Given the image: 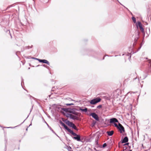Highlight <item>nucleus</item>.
<instances>
[{
  "mask_svg": "<svg viewBox=\"0 0 151 151\" xmlns=\"http://www.w3.org/2000/svg\"><path fill=\"white\" fill-rule=\"evenodd\" d=\"M90 116H91L93 117L96 119V120H99V119L98 115L94 113H91L90 114Z\"/></svg>",
  "mask_w": 151,
  "mask_h": 151,
  "instance_id": "3",
  "label": "nucleus"
},
{
  "mask_svg": "<svg viewBox=\"0 0 151 151\" xmlns=\"http://www.w3.org/2000/svg\"><path fill=\"white\" fill-rule=\"evenodd\" d=\"M64 127L67 130L69 129V128L66 125Z\"/></svg>",
  "mask_w": 151,
  "mask_h": 151,
  "instance_id": "27",
  "label": "nucleus"
},
{
  "mask_svg": "<svg viewBox=\"0 0 151 151\" xmlns=\"http://www.w3.org/2000/svg\"><path fill=\"white\" fill-rule=\"evenodd\" d=\"M102 107V105H99L97 106V108L98 109H100Z\"/></svg>",
  "mask_w": 151,
  "mask_h": 151,
  "instance_id": "26",
  "label": "nucleus"
},
{
  "mask_svg": "<svg viewBox=\"0 0 151 151\" xmlns=\"http://www.w3.org/2000/svg\"><path fill=\"white\" fill-rule=\"evenodd\" d=\"M9 32V33H10V31L9 30H8L7 31V32Z\"/></svg>",
  "mask_w": 151,
  "mask_h": 151,
  "instance_id": "30",
  "label": "nucleus"
},
{
  "mask_svg": "<svg viewBox=\"0 0 151 151\" xmlns=\"http://www.w3.org/2000/svg\"><path fill=\"white\" fill-rule=\"evenodd\" d=\"M66 105L67 106H71V105H73V103H70V104H66Z\"/></svg>",
  "mask_w": 151,
  "mask_h": 151,
  "instance_id": "23",
  "label": "nucleus"
},
{
  "mask_svg": "<svg viewBox=\"0 0 151 151\" xmlns=\"http://www.w3.org/2000/svg\"><path fill=\"white\" fill-rule=\"evenodd\" d=\"M64 115L66 116L67 117H70V118L71 116V114H68L67 113H64Z\"/></svg>",
  "mask_w": 151,
  "mask_h": 151,
  "instance_id": "17",
  "label": "nucleus"
},
{
  "mask_svg": "<svg viewBox=\"0 0 151 151\" xmlns=\"http://www.w3.org/2000/svg\"><path fill=\"white\" fill-rule=\"evenodd\" d=\"M69 151H73L72 150H69Z\"/></svg>",
  "mask_w": 151,
  "mask_h": 151,
  "instance_id": "36",
  "label": "nucleus"
},
{
  "mask_svg": "<svg viewBox=\"0 0 151 151\" xmlns=\"http://www.w3.org/2000/svg\"><path fill=\"white\" fill-rule=\"evenodd\" d=\"M146 33L148 35V36L150 33V28H147L146 29Z\"/></svg>",
  "mask_w": 151,
  "mask_h": 151,
  "instance_id": "16",
  "label": "nucleus"
},
{
  "mask_svg": "<svg viewBox=\"0 0 151 151\" xmlns=\"http://www.w3.org/2000/svg\"><path fill=\"white\" fill-rule=\"evenodd\" d=\"M71 127H72L75 130H77V128L76 126L74 124H73L72 125V126Z\"/></svg>",
  "mask_w": 151,
  "mask_h": 151,
  "instance_id": "18",
  "label": "nucleus"
},
{
  "mask_svg": "<svg viewBox=\"0 0 151 151\" xmlns=\"http://www.w3.org/2000/svg\"><path fill=\"white\" fill-rule=\"evenodd\" d=\"M107 132L108 135L111 136L113 134L114 132L112 130L111 131H108Z\"/></svg>",
  "mask_w": 151,
  "mask_h": 151,
  "instance_id": "11",
  "label": "nucleus"
},
{
  "mask_svg": "<svg viewBox=\"0 0 151 151\" xmlns=\"http://www.w3.org/2000/svg\"><path fill=\"white\" fill-rule=\"evenodd\" d=\"M140 29V30L143 33V35H145V33L144 32V29L143 28V27H139Z\"/></svg>",
  "mask_w": 151,
  "mask_h": 151,
  "instance_id": "15",
  "label": "nucleus"
},
{
  "mask_svg": "<svg viewBox=\"0 0 151 151\" xmlns=\"http://www.w3.org/2000/svg\"><path fill=\"white\" fill-rule=\"evenodd\" d=\"M31 47L30 46H28V47Z\"/></svg>",
  "mask_w": 151,
  "mask_h": 151,
  "instance_id": "33",
  "label": "nucleus"
},
{
  "mask_svg": "<svg viewBox=\"0 0 151 151\" xmlns=\"http://www.w3.org/2000/svg\"><path fill=\"white\" fill-rule=\"evenodd\" d=\"M118 122L117 119L115 118H113L110 119V122L111 123H112L115 122Z\"/></svg>",
  "mask_w": 151,
  "mask_h": 151,
  "instance_id": "6",
  "label": "nucleus"
},
{
  "mask_svg": "<svg viewBox=\"0 0 151 151\" xmlns=\"http://www.w3.org/2000/svg\"><path fill=\"white\" fill-rule=\"evenodd\" d=\"M12 6V5H10L9 7H8L7 8V9L8 8H9L10 7H11Z\"/></svg>",
  "mask_w": 151,
  "mask_h": 151,
  "instance_id": "29",
  "label": "nucleus"
},
{
  "mask_svg": "<svg viewBox=\"0 0 151 151\" xmlns=\"http://www.w3.org/2000/svg\"><path fill=\"white\" fill-rule=\"evenodd\" d=\"M60 123L64 127L66 126L65 124L61 121L60 122Z\"/></svg>",
  "mask_w": 151,
  "mask_h": 151,
  "instance_id": "21",
  "label": "nucleus"
},
{
  "mask_svg": "<svg viewBox=\"0 0 151 151\" xmlns=\"http://www.w3.org/2000/svg\"><path fill=\"white\" fill-rule=\"evenodd\" d=\"M67 130H68V131L70 133H71L73 135H76V133L74 132L73 131H72V130H71L70 129H69V128Z\"/></svg>",
  "mask_w": 151,
  "mask_h": 151,
  "instance_id": "10",
  "label": "nucleus"
},
{
  "mask_svg": "<svg viewBox=\"0 0 151 151\" xmlns=\"http://www.w3.org/2000/svg\"><path fill=\"white\" fill-rule=\"evenodd\" d=\"M75 137H73L74 139L76 140L77 141H81L80 136L79 135L77 134H76V135H73Z\"/></svg>",
  "mask_w": 151,
  "mask_h": 151,
  "instance_id": "5",
  "label": "nucleus"
},
{
  "mask_svg": "<svg viewBox=\"0 0 151 151\" xmlns=\"http://www.w3.org/2000/svg\"><path fill=\"white\" fill-rule=\"evenodd\" d=\"M129 151H132V150H130Z\"/></svg>",
  "mask_w": 151,
  "mask_h": 151,
  "instance_id": "37",
  "label": "nucleus"
},
{
  "mask_svg": "<svg viewBox=\"0 0 151 151\" xmlns=\"http://www.w3.org/2000/svg\"><path fill=\"white\" fill-rule=\"evenodd\" d=\"M119 127L118 129H119L120 132L121 133H122V132H124L125 131L124 130V127L120 123H119Z\"/></svg>",
  "mask_w": 151,
  "mask_h": 151,
  "instance_id": "2",
  "label": "nucleus"
},
{
  "mask_svg": "<svg viewBox=\"0 0 151 151\" xmlns=\"http://www.w3.org/2000/svg\"><path fill=\"white\" fill-rule=\"evenodd\" d=\"M148 62L150 64V65H151V60H149Z\"/></svg>",
  "mask_w": 151,
  "mask_h": 151,
  "instance_id": "28",
  "label": "nucleus"
},
{
  "mask_svg": "<svg viewBox=\"0 0 151 151\" xmlns=\"http://www.w3.org/2000/svg\"><path fill=\"white\" fill-rule=\"evenodd\" d=\"M69 109H65V108H63L62 109V110L63 111H65V112H66V113L69 112L70 113H71L72 112L71 111L69 110Z\"/></svg>",
  "mask_w": 151,
  "mask_h": 151,
  "instance_id": "13",
  "label": "nucleus"
},
{
  "mask_svg": "<svg viewBox=\"0 0 151 151\" xmlns=\"http://www.w3.org/2000/svg\"><path fill=\"white\" fill-rule=\"evenodd\" d=\"M67 130H68V131L70 133H71L73 135H76V133L74 132L73 131H72V130H71L70 129H69V128Z\"/></svg>",
  "mask_w": 151,
  "mask_h": 151,
  "instance_id": "9",
  "label": "nucleus"
},
{
  "mask_svg": "<svg viewBox=\"0 0 151 151\" xmlns=\"http://www.w3.org/2000/svg\"><path fill=\"white\" fill-rule=\"evenodd\" d=\"M74 114H76V115H77V113H74Z\"/></svg>",
  "mask_w": 151,
  "mask_h": 151,
  "instance_id": "34",
  "label": "nucleus"
},
{
  "mask_svg": "<svg viewBox=\"0 0 151 151\" xmlns=\"http://www.w3.org/2000/svg\"><path fill=\"white\" fill-rule=\"evenodd\" d=\"M137 39L136 40V39L135 38V39H134V40H135H135L137 41Z\"/></svg>",
  "mask_w": 151,
  "mask_h": 151,
  "instance_id": "32",
  "label": "nucleus"
},
{
  "mask_svg": "<svg viewBox=\"0 0 151 151\" xmlns=\"http://www.w3.org/2000/svg\"><path fill=\"white\" fill-rule=\"evenodd\" d=\"M107 146V144H106V143H104L103 145V147H105L106 146Z\"/></svg>",
  "mask_w": 151,
  "mask_h": 151,
  "instance_id": "25",
  "label": "nucleus"
},
{
  "mask_svg": "<svg viewBox=\"0 0 151 151\" xmlns=\"http://www.w3.org/2000/svg\"><path fill=\"white\" fill-rule=\"evenodd\" d=\"M66 124L69 126L71 127L73 123L69 121H68L66 122Z\"/></svg>",
  "mask_w": 151,
  "mask_h": 151,
  "instance_id": "14",
  "label": "nucleus"
},
{
  "mask_svg": "<svg viewBox=\"0 0 151 151\" xmlns=\"http://www.w3.org/2000/svg\"><path fill=\"white\" fill-rule=\"evenodd\" d=\"M94 124H95V123H93V126L94 125Z\"/></svg>",
  "mask_w": 151,
  "mask_h": 151,
  "instance_id": "35",
  "label": "nucleus"
},
{
  "mask_svg": "<svg viewBox=\"0 0 151 151\" xmlns=\"http://www.w3.org/2000/svg\"><path fill=\"white\" fill-rule=\"evenodd\" d=\"M132 19L134 23H135L136 22V20L135 18L134 17H132Z\"/></svg>",
  "mask_w": 151,
  "mask_h": 151,
  "instance_id": "20",
  "label": "nucleus"
},
{
  "mask_svg": "<svg viewBox=\"0 0 151 151\" xmlns=\"http://www.w3.org/2000/svg\"><path fill=\"white\" fill-rule=\"evenodd\" d=\"M70 118L76 120H78L79 119L78 117L77 116L73 115L72 114H71Z\"/></svg>",
  "mask_w": 151,
  "mask_h": 151,
  "instance_id": "8",
  "label": "nucleus"
},
{
  "mask_svg": "<svg viewBox=\"0 0 151 151\" xmlns=\"http://www.w3.org/2000/svg\"><path fill=\"white\" fill-rule=\"evenodd\" d=\"M139 26V27H140L142 26V24L141 23L139 22H138V24L137 25V26Z\"/></svg>",
  "mask_w": 151,
  "mask_h": 151,
  "instance_id": "19",
  "label": "nucleus"
},
{
  "mask_svg": "<svg viewBox=\"0 0 151 151\" xmlns=\"http://www.w3.org/2000/svg\"><path fill=\"white\" fill-rule=\"evenodd\" d=\"M101 100V99L100 98H97L91 100L90 102V103L91 104H95L99 102Z\"/></svg>",
  "mask_w": 151,
  "mask_h": 151,
  "instance_id": "1",
  "label": "nucleus"
},
{
  "mask_svg": "<svg viewBox=\"0 0 151 151\" xmlns=\"http://www.w3.org/2000/svg\"><path fill=\"white\" fill-rule=\"evenodd\" d=\"M114 125H115V127H117L118 128H119V126H118L117 124L116 123H114Z\"/></svg>",
  "mask_w": 151,
  "mask_h": 151,
  "instance_id": "24",
  "label": "nucleus"
},
{
  "mask_svg": "<svg viewBox=\"0 0 151 151\" xmlns=\"http://www.w3.org/2000/svg\"><path fill=\"white\" fill-rule=\"evenodd\" d=\"M128 141V139L127 137H125L122 141V143H126Z\"/></svg>",
  "mask_w": 151,
  "mask_h": 151,
  "instance_id": "7",
  "label": "nucleus"
},
{
  "mask_svg": "<svg viewBox=\"0 0 151 151\" xmlns=\"http://www.w3.org/2000/svg\"><path fill=\"white\" fill-rule=\"evenodd\" d=\"M145 23H146V24H145L146 25H147V24H148V23H147V22H145Z\"/></svg>",
  "mask_w": 151,
  "mask_h": 151,
  "instance_id": "31",
  "label": "nucleus"
},
{
  "mask_svg": "<svg viewBox=\"0 0 151 151\" xmlns=\"http://www.w3.org/2000/svg\"><path fill=\"white\" fill-rule=\"evenodd\" d=\"M79 109H80V110L82 111H84V112H88L89 111L88 110V109L87 108H85L84 109H82L81 108H80Z\"/></svg>",
  "mask_w": 151,
  "mask_h": 151,
  "instance_id": "12",
  "label": "nucleus"
},
{
  "mask_svg": "<svg viewBox=\"0 0 151 151\" xmlns=\"http://www.w3.org/2000/svg\"><path fill=\"white\" fill-rule=\"evenodd\" d=\"M121 5H122V6H123L124 8H125L127 10H129L128 9V8H127L126 7L124 6L122 4H121L119 1L118 0H116Z\"/></svg>",
  "mask_w": 151,
  "mask_h": 151,
  "instance_id": "22",
  "label": "nucleus"
},
{
  "mask_svg": "<svg viewBox=\"0 0 151 151\" xmlns=\"http://www.w3.org/2000/svg\"><path fill=\"white\" fill-rule=\"evenodd\" d=\"M37 59L40 62H42L44 63L47 64L48 65L49 64V62L45 60H41L39 59Z\"/></svg>",
  "mask_w": 151,
  "mask_h": 151,
  "instance_id": "4",
  "label": "nucleus"
}]
</instances>
